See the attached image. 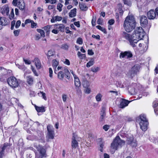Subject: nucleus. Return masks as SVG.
<instances>
[{"instance_id": "aec40b11", "label": "nucleus", "mask_w": 158, "mask_h": 158, "mask_svg": "<svg viewBox=\"0 0 158 158\" xmlns=\"http://www.w3.org/2000/svg\"><path fill=\"white\" fill-rule=\"evenodd\" d=\"M74 82L75 86L79 88L81 86V84L79 78L77 76L74 77Z\"/></svg>"}, {"instance_id": "1a4fd4ad", "label": "nucleus", "mask_w": 158, "mask_h": 158, "mask_svg": "<svg viewBox=\"0 0 158 158\" xmlns=\"http://www.w3.org/2000/svg\"><path fill=\"white\" fill-rule=\"evenodd\" d=\"M140 67L138 65H135L129 70L128 74L132 77L134 76L139 71Z\"/></svg>"}, {"instance_id": "09e8293b", "label": "nucleus", "mask_w": 158, "mask_h": 158, "mask_svg": "<svg viewBox=\"0 0 158 158\" xmlns=\"http://www.w3.org/2000/svg\"><path fill=\"white\" fill-rule=\"evenodd\" d=\"M21 21L20 20H18L16 22L15 27L16 28H18L21 25Z\"/></svg>"}, {"instance_id": "13d9d810", "label": "nucleus", "mask_w": 158, "mask_h": 158, "mask_svg": "<svg viewBox=\"0 0 158 158\" xmlns=\"http://www.w3.org/2000/svg\"><path fill=\"white\" fill-rule=\"evenodd\" d=\"M40 93L42 94V96L43 97V98L45 100H47V98L45 94L43 92H40Z\"/></svg>"}, {"instance_id": "5fc2aeb1", "label": "nucleus", "mask_w": 158, "mask_h": 158, "mask_svg": "<svg viewBox=\"0 0 158 158\" xmlns=\"http://www.w3.org/2000/svg\"><path fill=\"white\" fill-rule=\"evenodd\" d=\"M92 36L94 38L96 39L97 40H100V36H99V35H92Z\"/></svg>"}, {"instance_id": "0eeeda50", "label": "nucleus", "mask_w": 158, "mask_h": 158, "mask_svg": "<svg viewBox=\"0 0 158 158\" xmlns=\"http://www.w3.org/2000/svg\"><path fill=\"white\" fill-rule=\"evenodd\" d=\"M12 3L15 6H17L21 10H23L25 7V4L23 0H13Z\"/></svg>"}, {"instance_id": "2f4dec72", "label": "nucleus", "mask_w": 158, "mask_h": 158, "mask_svg": "<svg viewBox=\"0 0 158 158\" xmlns=\"http://www.w3.org/2000/svg\"><path fill=\"white\" fill-rule=\"evenodd\" d=\"M69 46L67 44H64L61 45L60 48L65 50H68L69 48Z\"/></svg>"}, {"instance_id": "603ef678", "label": "nucleus", "mask_w": 158, "mask_h": 158, "mask_svg": "<svg viewBox=\"0 0 158 158\" xmlns=\"http://www.w3.org/2000/svg\"><path fill=\"white\" fill-rule=\"evenodd\" d=\"M103 23V20L100 18H99L97 21V23L98 24L100 25H102Z\"/></svg>"}, {"instance_id": "dca6fc26", "label": "nucleus", "mask_w": 158, "mask_h": 158, "mask_svg": "<svg viewBox=\"0 0 158 158\" xmlns=\"http://www.w3.org/2000/svg\"><path fill=\"white\" fill-rule=\"evenodd\" d=\"M131 101H129L125 99H123L119 105V107L122 108H124L125 107L127 106Z\"/></svg>"}, {"instance_id": "393cba45", "label": "nucleus", "mask_w": 158, "mask_h": 158, "mask_svg": "<svg viewBox=\"0 0 158 158\" xmlns=\"http://www.w3.org/2000/svg\"><path fill=\"white\" fill-rule=\"evenodd\" d=\"M35 107L37 111L38 112H44L45 111V107L43 106L41 107L35 106Z\"/></svg>"}, {"instance_id": "f3484780", "label": "nucleus", "mask_w": 158, "mask_h": 158, "mask_svg": "<svg viewBox=\"0 0 158 158\" xmlns=\"http://www.w3.org/2000/svg\"><path fill=\"white\" fill-rule=\"evenodd\" d=\"M72 147L73 148H75L78 146V143L76 140V139L74 136L72 138Z\"/></svg>"}, {"instance_id": "5701e85b", "label": "nucleus", "mask_w": 158, "mask_h": 158, "mask_svg": "<svg viewBox=\"0 0 158 158\" xmlns=\"http://www.w3.org/2000/svg\"><path fill=\"white\" fill-rule=\"evenodd\" d=\"M128 143V144H131L133 147H135L136 145V143L135 141L134 140L133 138L131 137L127 139Z\"/></svg>"}, {"instance_id": "79ce46f5", "label": "nucleus", "mask_w": 158, "mask_h": 158, "mask_svg": "<svg viewBox=\"0 0 158 158\" xmlns=\"http://www.w3.org/2000/svg\"><path fill=\"white\" fill-rule=\"evenodd\" d=\"M68 98V95L65 94L62 95V99L64 102H66Z\"/></svg>"}, {"instance_id": "3c124183", "label": "nucleus", "mask_w": 158, "mask_h": 158, "mask_svg": "<svg viewBox=\"0 0 158 158\" xmlns=\"http://www.w3.org/2000/svg\"><path fill=\"white\" fill-rule=\"evenodd\" d=\"M49 77L51 78L52 77L53 71L52 69L51 68H49Z\"/></svg>"}, {"instance_id": "9d476101", "label": "nucleus", "mask_w": 158, "mask_h": 158, "mask_svg": "<svg viewBox=\"0 0 158 158\" xmlns=\"http://www.w3.org/2000/svg\"><path fill=\"white\" fill-rule=\"evenodd\" d=\"M48 131V136L49 139H53L54 137V131L53 126L49 124L47 127Z\"/></svg>"}, {"instance_id": "8fccbe9b", "label": "nucleus", "mask_w": 158, "mask_h": 158, "mask_svg": "<svg viewBox=\"0 0 158 158\" xmlns=\"http://www.w3.org/2000/svg\"><path fill=\"white\" fill-rule=\"evenodd\" d=\"M123 2L125 4H126L127 5L130 6L131 5V2L127 0H123Z\"/></svg>"}, {"instance_id": "4c0bfd02", "label": "nucleus", "mask_w": 158, "mask_h": 158, "mask_svg": "<svg viewBox=\"0 0 158 158\" xmlns=\"http://www.w3.org/2000/svg\"><path fill=\"white\" fill-rule=\"evenodd\" d=\"M97 28L103 32L104 33L106 34V31L105 29L103 28L100 25H98L96 26Z\"/></svg>"}, {"instance_id": "6e6552de", "label": "nucleus", "mask_w": 158, "mask_h": 158, "mask_svg": "<svg viewBox=\"0 0 158 158\" xmlns=\"http://www.w3.org/2000/svg\"><path fill=\"white\" fill-rule=\"evenodd\" d=\"M34 147L39 152L40 155V157L41 158L43 157H46V155L45 153V150L42 146L37 144H35Z\"/></svg>"}, {"instance_id": "bf43d9fd", "label": "nucleus", "mask_w": 158, "mask_h": 158, "mask_svg": "<svg viewBox=\"0 0 158 158\" xmlns=\"http://www.w3.org/2000/svg\"><path fill=\"white\" fill-rule=\"evenodd\" d=\"M88 53L89 55L91 56H92L94 54V52H93V51L92 49H89L88 50Z\"/></svg>"}, {"instance_id": "37998d69", "label": "nucleus", "mask_w": 158, "mask_h": 158, "mask_svg": "<svg viewBox=\"0 0 158 158\" xmlns=\"http://www.w3.org/2000/svg\"><path fill=\"white\" fill-rule=\"evenodd\" d=\"M63 6V5L61 3H58L57 6V9L58 10L59 12L62 11V8Z\"/></svg>"}, {"instance_id": "39448f33", "label": "nucleus", "mask_w": 158, "mask_h": 158, "mask_svg": "<svg viewBox=\"0 0 158 158\" xmlns=\"http://www.w3.org/2000/svg\"><path fill=\"white\" fill-rule=\"evenodd\" d=\"M7 82L8 85L13 88L18 87L19 85L18 80L14 77H10L8 78Z\"/></svg>"}, {"instance_id": "052dcab7", "label": "nucleus", "mask_w": 158, "mask_h": 158, "mask_svg": "<svg viewBox=\"0 0 158 158\" xmlns=\"http://www.w3.org/2000/svg\"><path fill=\"white\" fill-rule=\"evenodd\" d=\"M86 89H85V92L87 94H89L90 93L91 90L89 87L85 88Z\"/></svg>"}, {"instance_id": "69168bd1", "label": "nucleus", "mask_w": 158, "mask_h": 158, "mask_svg": "<svg viewBox=\"0 0 158 158\" xmlns=\"http://www.w3.org/2000/svg\"><path fill=\"white\" fill-rule=\"evenodd\" d=\"M103 128L105 131H107L109 128V126L106 125L103 126Z\"/></svg>"}, {"instance_id": "a211bd4d", "label": "nucleus", "mask_w": 158, "mask_h": 158, "mask_svg": "<svg viewBox=\"0 0 158 158\" xmlns=\"http://www.w3.org/2000/svg\"><path fill=\"white\" fill-rule=\"evenodd\" d=\"M35 63V65L37 69H39L41 67V63L40 59L38 58H35L33 61Z\"/></svg>"}, {"instance_id": "6e6d98bb", "label": "nucleus", "mask_w": 158, "mask_h": 158, "mask_svg": "<svg viewBox=\"0 0 158 158\" xmlns=\"http://www.w3.org/2000/svg\"><path fill=\"white\" fill-rule=\"evenodd\" d=\"M31 27L32 28H34V27H35L37 25L36 23H35L34 22V21L33 20H32L31 21Z\"/></svg>"}, {"instance_id": "c85d7f7f", "label": "nucleus", "mask_w": 158, "mask_h": 158, "mask_svg": "<svg viewBox=\"0 0 158 158\" xmlns=\"http://www.w3.org/2000/svg\"><path fill=\"white\" fill-rule=\"evenodd\" d=\"M64 75L65 74L63 73V71H60L58 72L57 74L58 78L60 80H63L64 77Z\"/></svg>"}, {"instance_id": "bb28decb", "label": "nucleus", "mask_w": 158, "mask_h": 158, "mask_svg": "<svg viewBox=\"0 0 158 158\" xmlns=\"http://www.w3.org/2000/svg\"><path fill=\"white\" fill-rule=\"evenodd\" d=\"M53 25L49 26L48 25L44 27L43 29L46 31L47 34H49L51 30H52V27H53Z\"/></svg>"}, {"instance_id": "412c9836", "label": "nucleus", "mask_w": 158, "mask_h": 158, "mask_svg": "<svg viewBox=\"0 0 158 158\" xmlns=\"http://www.w3.org/2000/svg\"><path fill=\"white\" fill-rule=\"evenodd\" d=\"M63 73L64 74L65 76V77L68 79L70 78V73L68 70L66 68L64 67V69H63L62 71Z\"/></svg>"}, {"instance_id": "ddd939ff", "label": "nucleus", "mask_w": 158, "mask_h": 158, "mask_svg": "<svg viewBox=\"0 0 158 158\" xmlns=\"http://www.w3.org/2000/svg\"><path fill=\"white\" fill-rule=\"evenodd\" d=\"M1 11L4 15H8L9 12V8L7 5H5L2 7Z\"/></svg>"}, {"instance_id": "c9c22d12", "label": "nucleus", "mask_w": 158, "mask_h": 158, "mask_svg": "<svg viewBox=\"0 0 158 158\" xmlns=\"http://www.w3.org/2000/svg\"><path fill=\"white\" fill-rule=\"evenodd\" d=\"M55 53V52L53 50H51L48 51L47 55L48 57H50L53 56Z\"/></svg>"}, {"instance_id": "6ab92c4d", "label": "nucleus", "mask_w": 158, "mask_h": 158, "mask_svg": "<svg viewBox=\"0 0 158 158\" xmlns=\"http://www.w3.org/2000/svg\"><path fill=\"white\" fill-rule=\"evenodd\" d=\"M59 64V62L56 60H53L52 61V66L54 69V72L55 73H57L56 67Z\"/></svg>"}, {"instance_id": "a878e982", "label": "nucleus", "mask_w": 158, "mask_h": 158, "mask_svg": "<svg viewBox=\"0 0 158 158\" xmlns=\"http://www.w3.org/2000/svg\"><path fill=\"white\" fill-rule=\"evenodd\" d=\"M26 79L27 81L28 84L30 85L33 84V79L32 77L30 76L26 77Z\"/></svg>"}, {"instance_id": "680f3d73", "label": "nucleus", "mask_w": 158, "mask_h": 158, "mask_svg": "<svg viewBox=\"0 0 158 158\" xmlns=\"http://www.w3.org/2000/svg\"><path fill=\"white\" fill-rule=\"evenodd\" d=\"M14 16V10L13 9H12L10 13V19H11L13 18Z\"/></svg>"}, {"instance_id": "de8ad7c7", "label": "nucleus", "mask_w": 158, "mask_h": 158, "mask_svg": "<svg viewBox=\"0 0 158 158\" xmlns=\"http://www.w3.org/2000/svg\"><path fill=\"white\" fill-rule=\"evenodd\" d=\"M104 147V143L102 142H101V143H100V151L102 152L103 151V148Z\"/></svg>"}, {"instance_id": "49530a36", "label": "nucleus", "mask_w": 158, "mask_h": 158, "mask_svg": "<svg viewBox=\"0 0 158 158\" xmlns=\"http://www.w3.org/2000/svg\"><path fill=\"white\" fill-rule=\"evenodd\" d=\"M55 20L56 21H61L62 19V17L59 16H55Z\"/></svg>"}, {"instance_id": "ea45409f", "label": "nucleus", "mask_w": 158, "mask_h": 158, "mask_svg": "<svg viewBox=\"0 0 158 158\" xmlns=\"http://www.w3.org/2000/svg\"><path fill=\"white\" fill-rule=\"evenodd\" d=\"M100 70V68L99 67H93L91 68V70L93 72L96 73Z\"/></svg>"}, {"instance_id": "c03bdc74", "label": "nucleus", "mask_w": 158, "mask_h": 158, "mask_svg": "<svg viewBox=\"0 0 158 158\" xmlns=\"http://www.w3.org/2000/svg\"><path fill=\"white\" fill-rule=\"evenodd\" d=\"M96 21V17L95 16H93V18L92 20L91 23L92 25L94 26L95 25V22Z\"/></svg>"}, {"instance_id": "9b49d317", "label": "nucleus", "mask_w": 158, "mask_h": 158, "mask_svg": "<svg viewBox=\"0 0 158 158\" xmlns=\"http://www.w3.org/2000/svg\"><path fill=\"white\" fill-rule=\"evenodd\" d=\"M133 56V54L132 52L129 51L122 52L119 55V57L120 58H127V59L131 58Z\"/></svg>"}, {"instance_id": "f03ea898", "label": "nucleus", "mask_w": 158, "mask_h": 158, "mask_svg": "<svg viewBox=\"0 0 158 158\" xmlns=\"http://www.w3.org/2000/svg\"><path fill=\"white\" fill-rule=\"evenodd\" d=\"M136 24L135 19L134 16L130 15L126 18L123 26L126 31L130 32L134 29Z\"/></svg>"}, {"instance_id": "423d86ee", "label": "nucleus", "mask_w": 158, "mask_h": 158, "mask_svg": "<svg viewBox=\"0 0 158 158\" xmlns=\"http://www.w3.org/2000/svg\"><path fill=\"white\" fill-rule=\"evenodd\" d=\"M147 16L150 19H153L158 17V7L156 8L155 10H151L148 12Z\"/></svg>"}, {"instance_id": "e2e57ef3", "label": "nucleus", "mask_w": 158, "mask_h": 158, "mask_svg": "<svg viewBox=\"0 0 158 158\" xmlns=\"http://www.w3.org/2000/svg\"><path fill=\"white\" fill-rule=\"evenodd\" d=\"M114 23V20L113 19H111L108 22V23L110 25H112Z\"/></svg>"}, {"instance_id": "e433bc0d", "label": "nucleus", "mask_w": 158, "mask_h": 158, "mask_svg": "<svg viewBox=\"0 0 158 158\" xmlns=\"http://www.w3.org/2000/svg\"><path fill=\"white\" fill-rule=\"evenodd\" d=\"M37 31L38 32L40 33V35L41 36L44 37L45 36V33L44 30L40 29H37Z\"/></svg>"}, {"instance_id": "2eb2a0df", "label": "nucleus", "mask_w": 158, "mask_h": 158, "mask_svg": "<svg viewBox=\"0 0 158 158\" xmlns=\"http://www.w3.org/2000/svg\"><path fill=\"white\" fill-rule=\"evenodd\" d=\"M53 28H56L58 30V31H64L65 26L62 24H58L53 25Z\"/></svg>"}, {"instance_id": "f704fd0d", "label": "nucleus", "mask_w": 158, "mask_h": 158, "mask_svg": "<svg viewBox=\"0 0 158 158\" xmlns=\"http://www.w3.org/2000/svg\"><path fill=\"white\" fill-rule=\"evenodd\" d=\"M102 97V95L101 94L99 93L95 97V98L96 101L97 102H100L101 101Z\"/></svg>"}, {"instance_id": "c756f323", "label": "nucleus", "mask_w": 158, "mask_h": 158, "mask_svg": "<svg viewBox=\"0 0 158 158\" xmlns=\"http://www.w3.org/2000/svg\"><path fill=\"white\" fill-rule=\"evenodd\" d=\"M106 116V114L104 110L101 111V116L99 118V121L100 122H103Z\"/></svg>"}, {"instance_id": "4be33fe9", "label": "nucleus", "mask_w": 158, "mask_h": 158, "mask_svg": "<svg viewBox=\"0 0 158 158\" xmlns=\"http://www.w3.org/2000/svg\"><path fill=\"white\" fill-rule=\"evenodd\" d=\"M153 105L155 113L156 114H158V100L154 101Z\"/></svg>"}, {"instance_id": "72a5a7b5", "label": "nucleus", "mask_w": 158, "mask_h": 158, "mask_svg": "<svg viewBox=\"0 0 158 158\" xmlns=\"http://www.w3.org/2000/svg\"><path fill=\"white\" fill-rule=\"evenodd\" d=\"M77 55L80 59H85L86 57L85 54H82L80 52H78Z\"/></svg>"}, {"instance_id": "b1692460", "label": "nucleus", "mask_w": 158, "mask_h": 158, "mask_svg": "<svg viewBox=\"0 0 158 158\" xmlns=\"http://www.w3.org/2000/svg\"><path fill=\"white\" fill-rule=\"evenodd\" d=\"M77 9L74 8L71 10L70 12L69 13V16L71 18H73L76 15Z\"/></svg>"}, {"instance_id": "7c9ffc66", "label": "nucleus", "mask_w": 158, "mask_h": 158, "mask_svg": "<svg viewBox=\"0 0 158 158\" xmlns=\"http://www.w3.org/2000/svg\"><path fill=\"white\" fill-rule=\"evenodd\" d=\"M0 72L2 75H5L7 73V70L3 67H0Z\"/></svg>"}, {"instance_id": "4d7b16f0", "label": "nucleus", "mask_w": 158, "mask_h": 158, "mask_svg": "<svg viewBox=\"0 0 158 158\" xmlns=\"http://www.w3.org/2000/svg\"><path fill=\"white\" fill-rule=\"evenodd\" d=\"M52 33L55 34H57L59 32L58 30L54 28L52 30Z\"/></svg>"}, {"instance_id": "774afa93", "label": "nucleus", "mask_w": 158, "mask_h": 158, "mask_svg": "<svg viewBox=\"0 0 158 158\" xmlns=\"http://www.w3.org/2000/svg\"><path fill=\"white\" fill-rule=\"evenodd\" d=\"M118 6L119 7V12L120 13L122 14L123 13V11L122 10V6L120 4H119L118 5Z\"/></svg>"}, {"instance_id": "f8f14e48", "label": "nucleus", "mask_w": 158, "mask_h": 158, "mask_svg": "<svg viewBox=\"0 0 158 158\" xmlns=\"http://www.w3.org/2000/svg\"><path fill=\"white\" fill-rule=\"evenodd\" d=\"M141 25L143 27H145L148 23V19L146 16L142 15L140 16Z\"/></svg>"}, {"instance_id": "cd10ccee", "label": "nucleus", "mask_w": 158, "mask_h": 158, "mask_svg": "<svg viewBox=\"0 0 158 158\" xmlns=\"http://www.w3.org/2000/svg\"><path fill=\"white\" fill-rule=\"evenodd\" d=\"M79 5L80 6V9L83 11L86 10L88 8L87 6L85 5V4L82 3H79Z\"/></svg>"}, {"instance_id": "338daca9", "label": "nucleus", "mask_w": 158, "mask_h": 158, "mask_svg": "<svg viewBox=\"0 0 158 158\" xmlns=\"http://www.w3.org/2000/svg\"><path fill=\"white\" fill-rule=\"evenodd\" d=\"M41 36L39 34H36L35 35V39L36 40H39L41 37Z\"/></svg>"}, {"instance_id": "864d4df0", "label": "nucleus", "mask_w": 158, "mask_h": 158, "mask_svg": "<svg viewBox=\"0 0 158 158\" xmlns=\"http://www.w3.org/2000/svg\"><path fill=\"white\" fill-rule=\"evenodd\" d=\"M20 30H18L15 31H14V33L15 36H17L19 35V32H20Z\"/></svg>"}, {"instance_id": "20e7f679", "label": "nucleus", "mask_w": 158, "mask_h": 158, "mask_svg": "<svg viewBox=\"0 0 158 158\" xmlns=\"http://www.w3.org/2000/svg\"><path fill=\"white\" fill-rule=\"evenodd\" d=\"M140 121L139 125L141 129L143 131H145L148 129V122L146 119V115L144 114H141L139 116Z\"/></svg>"}, {"instance_id": "4468645a", "label": "nucleus", "mask_w": 158, "mask_h": 158, "mask_svg": "<svg viewBox=\"0 0 158 158\" xmlns=\"http://www.w3.org/2000/svg\"><path fill=\"white\" fill-rule=\"evenodd\" d=\"M8 20L4 17H0V30L2 28V26L8 24Z\"/></svg>"}, {"instance_id": "58836bf2", "label": "nucleus", "mask_w": 158, "mask_h": 158, "mask_svg": "<svg viewBox=\"0 0 158 158\" xmlns=\"http://www.w3.org/2000/svg\"><path fill=\"white\" fill-rule=\"evenodd\" d=\"M94 63V60L93 59H92L91 60L89 61V62H88L86 64V66L87 67H89L91 66H92L93 65Z\"/></svg>"}, {"instance_id": "473e14b6", "label": "nucleus", "mask_w": 158, "mask_h": 158, "mask_svg": "<svg viewBox=\"0 0 158 158\" xmlns=\"http://www.w3.org/2000/svg\"><path fill=\"white\" fill-rule=\"evenodd\" d=\"M129 92L131 95H134L135 94L136 92L134 88H132L131 87H129L128 88Z\"/></svg>"}, {"instance_id": "f257e3e1", "label": "nucleus", "mask_w": 158, "mask_h": 158, "mask_svg": "<svg viewBox=\"0 0 158 158\" xmlns=\"http://www.w3.org/2000/svg\"><path fill=\"white\" fill-rule=\"evenodd\" d=\"M122 35L124 38L128 40L131 46L135 48L136 47L135 44H136L138 41L142 40L144 35V30L142 27H139L135 30L132 35L123 32Z\"/></svg>"}, {"instance_id": "0e129e2a", "label": "nucleus", "mask_w": 158, "mask_h": 158, "mask_svg": "<svg viewBox=\"0 0 158 158\" xmlns=\"http://www.w3.org/2000/svg\"><path fill=\"white\" fill-rule=\"evenodd\" d=\"M117 86L121 88H123L124 87V85L120 82H118L117 83Z\"/></svg>"}, {"instance_id": "a19ab883", "label": "nucleus", "mask_w": 158, "mask_h": 158, "mask_svg": "<svg viewBox=\"0 0 158 158\" xmlns=\"http://www.w3.org/2000/svg\"><path fill=\"white\" fill-rule=\"evenodd\" d=\"M83 85L85 88L88 87L89 86V83L87 81H84L83 83Z\"/></svg>"}, {"instance_id": "7ed1b4c3", "label": "nucleus", "mask_w": 158, "mask_h": 158, "mask_svg": "<svg viewBox=\"0 0 158 158\" xmlns=\"http://www.w3.org/2000/svg\"><path fill=\"white\" fill-rule=\"evenodd\" d=\"M124 143L125 142L121 140L118 136H117L111 144V152L112 153H113L115 151L117 150L118 146H121L124 144Z\"/></svg>"}, {"instance_id": "a18cd8bd", "label": "nucleus", "mask_w": 158, "mask_h": 158, "mask_svg": "<svg viewBox=\"0 0 158 158\" xmlns=\"http://www.w3.org/2000/svg\"><path fill=\"white\" fill-rule=\"evenodd\" d=\"M77 43L79 44H81L83 43L82 39L81 38H78L77 40Z\"/></svg>"}]
</instances>
